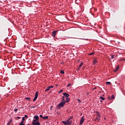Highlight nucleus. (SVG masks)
I'll return each instance as SVG.
<instances>
[{"label": "nucleus", "mask_w": 125, "mask_h": 125, "mask_svg": "<svg viewBox=\"0 0 125 125\" xmlns=\"http://www.w3.org/2000/svg\"><path fill=\"white\" fill-rule=\"evenodd\" d=\"M33 119L34 120L32 121L33 125H41V123L39 122V116H34Z\"/></svg>", "instance_id": "f257e3e1"}, {"label": "nucleus", "mask_w": 125, "mask_h": 125, "mask_svg": "<svg viewBox=\"0 0 125 125\" xmlns=\"http://www.w3.org/2000/svg\"><path fill=\"white\" fill-rule=\"evenodd\" d=\"M66 104H65V102H61L57 106V109H58L59 110L60 109H61V108H63L64 107V105H65Z\"/></svg>", "instance_id": "f03ea898"}, {"label": "nucleus", "mask_w": 125, "mask_h": 125, "mask_svg": "<svg viewBox=\"0 0 125 125\" xmlns=\"http://www.w3.org/2000/svg\"><path fill=\"white\" fill-rule=\"evenodd\" d=\"M67 125H72V123H73V117H70L67 121H66Z\"/></svg>", "instance_id": "7ed1b4c3"}, {"label": "nucleus", "mask_w": 125, "mask_h": 125, "mask_svg": "<svg viewBox=\"0 0 125 125\" xmlns=\"http://www.w3.org/2000/svg\"><path fill=\"white\" fill-rule=\"evenodd\" d=\"M96 121H99L100 118H101V116H100V113H99V112L96 111Z\"/></svg>", "instance_id": "20e7f679"}, {"label": "nucleus", "mask_w": 125, "mask_h": 125, "mask_svg": "<svg viewBox=\"0 0 125 125\" xmlns=\"http://www.w3.org/2000/svg\"><path fill=\"white\" fill-rule=\"evenodd\" d=\"M39 96V92L37 91L35 93V97L33 99V102H35L38 99V97Z\"/></svg>", "instance_id": "39448f33"}, {"label": "nucleus", "mask_w": 125, "mask_h": 125, "mask_svg": "<svg viewBox=\"0 0 125 125\" xmlns=\"http://www.w3.org/2000/svg\"><path fill=\"white\" fill-rule=\"evenodd\" d=\"M83 122H84V117H83V116L80 121L81 125H83Z\"/></svg>", "instance_id": "423d86ee"}, {"label": "nucleus", "mask_w": 125, "mask_h": 125, "mask_svg": "<svg viewBox=\"0 0 125 125\" xmlns=\"http://www.w3.org/2000/svg\"><path fill=\"white\" fill-rule=\"evenodd\" d=\"M50 88H53V86H49L47 87L46 89L45 90V91H48Z\"/></svg>", "instance_id": "0eeeda50"}, {"label": "nucleus", "mask_w": 125, "mask_h": 125, "mask_svg": "<svg viewBox=\"0 0 125 125\" xmlns=\"http://www.w3.org/2000/svg\"><path fill=\"white\" fill-rule=\"evenodd\" d=\"M57 33V30L53 31L52 33V35L53 36V37H55Z\"/></svg>", "instance_id": "6e6552de"}, {"label": "nucleus", "mask_w": 125, "mask_h": 125, "mask_svg": "<svg viewBox=\"0 0 125 125\" xmlns=\"http://www.w3.org/2000/svg\"><path fill=\"white\" fill-rule=\"evenodd\" d=\"M97 63V59H94L93 61V65H95Z\"/></svg>", "instance_id": "1a4fd4ad"}, {"label": "nucleus", "mask_w": 125, "mask_h": 125, "mask_svg": "<svg viewBox=\"0 0 125 125\" xmlns=\"http://www.w3.org/2000/svg\"><path fill=\"white\" fill-rule=\"evenodd\" d=\"M63 96H65V97H66V98H67V97H69V96H70L69 94H68L67 93H63Z\"/></svg>", "instance_id": "9d476101"}, {"label": "nucleus", "mask_w": 125, "mask_h": 125, "mask_svg": "<svg viewBox=\"0 0 125 125\" xmlns=\"http://www.w3.org/2000/svg\"><path fill=\"white\" fill-rule=\"evenodd\" d=\"M62 102H65V104H66V102L65 101V96H62Z\"/></svg>", "instance_id": "9b49d317"}, {"label": "nucleus", "mask_w": 125, "mask_h": 125, "mask_svg": "<svg viewBox=\"0 0 125 125\" xmlns=\"http://www.w3.org/2000/svg\"><path fill=\"white\" fill-rule=\"evenodd\" d=\"M24 121L21 120V123L19 124V125H25V124H24Z\"/></svg>", "instance_id": "f8f14e48"}, {"label": "nucleus", "mask_w": 125, "mask_h": 125, "mask_svg": "<svg viewBox=\"0 0 125 125\" xmlns=\"http://www.w3.org/2000/svg\"><path fill=\"white\" fill-rule=\"evenodd\" d=\"M119 66H118L114 70V72H117V71H118V70H119Z\"/></svg>", "instance_id": "ddd939ff"}, {"label": "nucleus", "mask_w": 125, "mask_h": 125, "mask_svg": "<svg viewBox=\"0 0 125 125\" xmlns=\"http://www.w3.org/2000/svg\"><path fill=\"white\" fill-rule=\"evenodd\" d=\"M119 61H125V58H121L120 59H119Z\"/></svg>", "instance_id": "4468645a"}, {"label": "nucleus", "mask_w": 125, "mask_h": 125, "mask_svg": "<svg viewBox=\"0 0 125 125\" xmlns=\"http://www.w3.org/2000/svg\"><path fill=\"white\" fill-rule=\"evenodd\" d=\"M43 120H47L48 119V116H44L42 118Z\"/></svg>", "instance_id": "2eb2a0df"}, {"label": "nucleus", "mask_w": 125, "mask_h": 125, "mask_svg": "<svg viewBox=\"0 0 125 125\" xmlns=\"http://www.w3.org/2000/svg\"><path fill=\"white\" fill-rule=\"evenodd\" d=\"M110 98H111V100H113V99H115V95H112Z\"/></svg>", "instance_id": "dca6fc26"}, {"label": "nucleus", "mask_w": 125, "mask_h": 125, "mask_svg": "<svg viewBox=\"0 0 125 125\" xmlns=\"http://www.w3.org/2000/svg\"><path fill=\"white\" fill-rule=\"evenodd\" d=\"M25 99H26V100H28V101H31V99L29 97H26Z\"/></svg>", "instance_id": "f3484780"}, {"label": "nucleus", "mask_w": 125, "mask_h": 125, "mask_svg": "<svg viewBox=\"0 0 125 125\" xmlns=\"http://www.w3.org/2000/svg\"><path fill=\"white\" fill-rule=\"evenodd\" d=\"M11 123H12V120H10V121L8 123L7 125H11Z\"/></svg>", "instance_id": "a211bd4d"}, {"label": "nucleus", "mask_w": 125, "mask_h": 125, "mask_svg": "<svg viewBox=\"0 0 125 125\" xmlns=\"http://www.w3.org/2000/svg\"><path fill=\"white\" fill-rule=\"evenodd\" d=\"M66 101H65V102H69V101H70V98H66Z\"/></svg>", "instance_id": "6ab92c4d"}, {"label": "nucleus", "mask_w": 125, "mask_h": 125, "mask_svg": "<svg viewBox=\"0 0 125 125\" xmlns=\"http://www.w3.org/2000/svg\"><path fill=\"white\" fill-rule=\"evenodd\" d=\"M62 124H63V125H68L67 124V121L66 122L62 121Z\"/></svg>", "instance_id": "aec40b11"}, {"label": "nucleus", "mask_w": 125, "mask_h": 125, "mask_svg": "<svg viewBox=\"0 0 125 125\" xmlns=\"http://www.w3.org/2000/svg\"><path fill=\"white\" fill-rule=\"evenodd\" d=\"M100 99H101V100H105V98H104L103 97H100Z\"/></svg>", "instance_id": "412c9836"}, {"label": "nucleus", "mask_w": 125, "mask_h": 125, "mask_svg": "<svg viewBox=\"0 0 125 125\" xmlns=\"http://www.w3.org/2000/svg\"><path fill=\"white\" fill-rule=\"evenodd\" d=\"M83 65V62H81L79 65V67H82Z\"/></svg>", "instance_id": "4be33fe9"}, {"label": "nucleus", "mask_w": 125, "mask_h": 125, "mask_svg": "<svg viewBox=\"0 0 125 125\" xmlns=\"http://www.w3.org/2000/svg\"><path fill=\"white\" fill-rule=\"evenodd\" d=\"M60 73L61 74H65V72L63 71V70H61Z\"/></svg>", "instance_id": "5701e85b"}, {"label": "nucleus", "mask_w": 125, "mask_h": 125, "mask_svg": "<svg viewBox=\"0 0 125 125\" xmlns=\"http://www.w3.org/2000/svg\"><path fill=\"white\" fill-rule=\"evenodd\" d=\"M106 84H110V85H111V82H106Z\"/></svg>", "instance_id": "b1692460"}, {"label": "nucleus", "mask_w": 125, "mask_h": 125, "mask_svg": "<svg viewBox=\"0 0 125 125\" xmlns=\"http://www.w3.org/2000/svg\"><path fill=\"white\" fill-rule=\"evenodd\" d=\"M93 54H94V52H92L91 53H89L88 55H93Z\"/></svg>", "instance_id": "393cba45"}, {"label": "nucleus", "mask_w": 125, "mask_h": 125, "mask_svg": "<svg viewBox=\"0 0 125 125\" xmlns=\"http://www.w3.org/2000/svg\"><path fill=\"white\" fill-rule=\"evenodd\" d=\"M107 99H108V100H111V98L110 96H108V97H107Z\"/></svg>", "instance_id": "a878e982"}, {"label": "nucleus", "mask_w": 125, "mask_h": 125, "mask_svg": "<svg viewBox=\"0 0 125 125\" xmlns=\"http://www.w3.org/2000/svg\"><path fill=\"white\" fill-rule=\"evenodd\" d=\"M70 86H71V84L69 83V84L67 85V87H70Z\"/></svg>", "instance_id": "bb28decb"}, {"label": "nucleus", "mask_w": 125, "mask_h": 125, "mask_svg": "<svg viewBox=\"0 0 125 125\" xmlns=\"http://www.w3.org/2000/svg\"><path fill=\"white\" fill-rule=\"evenodd\" d=\"M22 121H23L25 122V117H22Z\"/></svg>", "instance_id": "cd10ccee"}, {"label": "nucleus", "mask_w": 125, "mask_h": 125, "mask_svg": "<svg viewBox=\"0 0 125 125\" xmlns=\"http://www.w3.org/2000/svg\"><path fill=\"white\" fill-rule=\"evenodd\" d=\"M62 92H63V90H61L59 92V93H61Z\"/></svg>", "instance_id": "c85d7f7f"}, {"label": "nucleus", "mask_w": 125, "mask_h": 125, "mask_svg": "<svg viewBox=\"0 0 125 125\" xmlns=\"http://www.w3.org/2000/svg\"><path fill=\"white\" fill-rule=\"evenodd\" d=\"M17 111H18V109H15L14 112H16Z\"/></svg>", "instance_id": "c756f323"}, {"label": "nucleus", "mask_w": 125, "mask_h": 125, "mask_svg": "<svg viewBox=\"0 0 125 125\" xmlns=\"http://www.w3.org/2000/svg\"><path fill=\"white\" fill-rule=\"evenodd\" d=\"M40 117L42 118H42L43 117V116H42V115H40Z\"/></svg>", "instance_id": "7c9ffc66"}, {"label": "nucleus", "mask_w": 125, "mask_h": 125, "mask_svg": "<svg viewBox=\"0 0 125 125\" xmlns=\"http://www.w3.org/2000/svg\"><path fill=\"white\" fill-rule=\"evenodd\" d=\"M78 70H81V67L79 66L78 68Z\"/></svg>", "instance_id": "2f4dec72"}, {"label": "nucleus", "mask_w": 125, "mask_h": 125, "mask_svg": "<svg viewBox=\"0 0 125 125\" xmlns=\"http://www.w3.org/2000/svg\"><path fill=\"white\" fill-rule=\"evenodd\" d=\"M111 58H112V59H114V56L111 55Z\"/></svg>", "instance_id": "473e14b6"}, {"label": "nucleus", "mask_w": 125, "mask_h": 125, "mask_svg": "<svg viewBox=\"0 0 125 125\" xmlns=\"http://www.w3.org/2000/svg\"><path fill=\"white\" fill-rule=\"evenodd\" d=\"M79 102H81V100L78 99Z\"/></svg>", "instance_id": "72a5a7b5"}, {"label": "nucleus", "mask_w": 125, "mask_h": 125, "mask_svg": "<svg viewBox=\"0 0 125 125\" xmlns=\"http://www.w3.org/2000/svg\"><path fill=\"white\" fill-rule=\"evenodd\" d=\"M31 108H36V106H31Z\"/></svg>", "instance_id": "f704fd0d"}, {"label": "nucleus", "mask_w": 125, "mask_h": 125, "mask_svg": "<svg viewBox=\"0 0 125 125\" xmlns=\"http://www.w3.org/2000/svg\"><path fill=\"white\" fill-rule=\"evenodd\" d=\"M24 118H28V116L27 115H25Z\"/></svg>", "instance_id": "c9c22d12"}, {"label": "nucleus", "mask_w": 125, "mask_h": 125, "mask_svg": "<svg viewBox=\"0 0 125 125\" xmlns=\"http://www.w3.org/2000/svg\"><path fill=\"white\" fill-rule=\"evenodd\" d=\"M94 89H96V87H94Z\"/></svg>", "instance_id": "e433bc0d"}, {"label": "nucleus", "mask_w": 125, "mask_h": 125, "mask_svg": "<svg viewBox=\"0 0 125 125\" xmlns=\"http://www.w3.org/2000/svg\"><path fill=\"white\" fill-rule=\"evenodd\" d=\"M55 85H56V86H58V85H57V84H56Z\"/></svg>", "instance_id": "4c0bfd02"}, {"label": "nucleus", "mask_w": 125, "mask_h": 125, "mask_svg": "<svg viewBox=\"0 0 125 125\" xmlns=\"http://www.w3.org/2000/svg\"><path fill=\"white\" fill-rule=\"evenodd\" d=\"M100 102H103V101H100Z\"/></svg>", "instance_id": "58836bf2"}, {"label": "nucleus", "mask_w": 125, "mask_h": 125, "mask_svg": "<svg viewBox=\"0 0 125 125\" xmlns=\"http://www.w3.org/2000/svg\"><path fill=\"white\" fill-rule=\"evenodd\" d=\"M18 119H20V117H18Z\"/></svg>", "instance_id": "ea45409f"}, {"label": "nucleus", "mask_w": 125, "mask_h": 125, "mask_svg": "<svg viewBox=\"0 0 125 125\" xmlns=\"http://www.w3.org/2000/svg\"><path fill=\"white\" fill-rule=\"evenodd\" d=\"M27 125H30V124H27Z\"/></svg>", "instance_id": "a19ab883"}]
</instances>
